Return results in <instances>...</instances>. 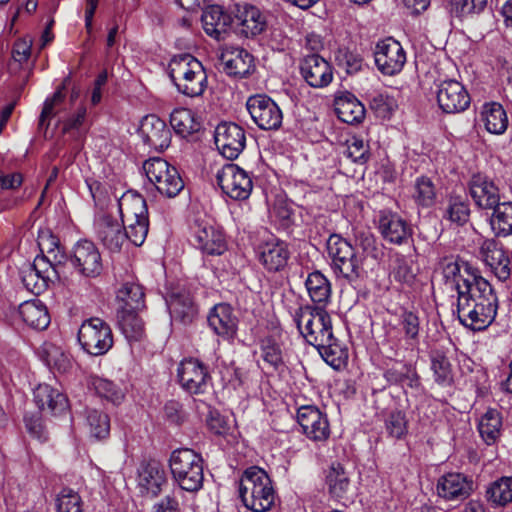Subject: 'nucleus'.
Listing matches in <instances>:
<instances>
[{"mask_svg":"<svg viewBox=\"0 0 512 512\" xmlns=\"http://www.w3.org/2000/svg\"><path fill=\"white\" fill-rule=\"evenodd\" d=\"M21 278L25 288L35 295L41 294L49 287L45 280L39 278L32 269L27 267L22 269Z\"/></svg>","mask_w":512,"mask_h":512,"instance_id":"338daca9","label":"nucleus"},{"mask_svg":"<svg viewBox=\"0 0 512 512\" xmlns=\"http://www.w3.org/2000/svg\"><path fill=\"white\" fill-rule=\"evenodd\" d=\"M490 227L497 237L512 235V202H501L494 207Z\"/></svg>","mask_w":512,"mask_h":512,"instance_id":"79ce46f5","label":"nucleus"},{"mask_svg":"<svg viewBox=\"0 0 512 512\" xmlns=\"http://www.w3.org/2000/svg\"><path fill=\"white\" fill-rule=\"evenodd\" d=\"M356 244L369 257L378 259L382 255V251L377 245L375 236L369 231L357 232Z\"/></svg>","mask_w":512,"mask_h":512,"instance_id":"69168bd1","label":"nucleus"},{"mask_svg":"<svg viewBox=\"0 0 512 512\" xmlns=\"http://www.w3.org/2000/svg\"><path fill=\"white\" fill-rule=\"evenodd\" d=\"M374 57L379 71L388 76L402 71L406 63V52L400 42L392 37L383 39L376 44Z\"/></svg>","mask_w":512,"mask_h":512,"instance_id":"2eb2a0df","label":"nucleus"},{"mask_svg":"<svg viewBox=\"0 0 512 512\" xmlns=\"http://www.w3.org/2000/svg\"><path fill=\"white\" fill-rule=\"evenodd\" d=\"M447 272L453 275V282L458 293L457 314L458 319L463 324L465 319L473 311V306L478 303V296H482L480 281H486L483 277L472 271L468 264L461 268L457 264L448 265Z\"/></svg>","mask_w":512,"mask_h":512,"instance_id":"39448f33","label":"nucleus"},{"mask_svg":"<svg viewBox=\"0 0 512 512\" xmlns=\"http://www.w3.org/2000/svg\"><path fill=\"white\" fill-rule=\"evenodd\" d=\"M437 103L445 113H460L470 105V95L464 85L454 79L442 81L436 92Z\"/></svg>","mask_w":512,"mask_h":512,"instance_id":"6ab92c4d","label":"nucleus"},{"mask_svg":"<svg viewBox=\"0 0 512 512\" xmlns=\"http://www.w3.org/2000/svg\"><path fill=\"white\" fill-rule=\"evenodd\" d=\"M70 80L71 79L69 76L66 77L63 81V84L55 91L53 96L45 101L39 118V129H47L49 126L48 120L56 116L64 109V90L66 89V85L70 83Z\"/></svg>","mask_w":512,"mask_h":512,"instance_id":"49530a36","label":"nucleus"},{"mask_svg":"<svg viewBox=\"0 0 512 512\" xmlns=\"http://www.w3.org/2000/svg\"><path fill=\"white\" fill-rule=\"evenodd\" d=\"M177 377L180 386L191 395L204 394L211 381L208 367L195 358L181 361Z\"/></svg>","mask_w":512,"mask_h":512,"instance_id":"f8f14e48","label":"nucleus"},{"mask_svg":"<svg viewBox=\"0 0 512 512\" xmlns=\"http://www.w3.org/2000/svg\"><path fill=\"white\" fill-rule=\"evenodd\" d=\"M473 489V480L457 472L441 476L436 485L437 495L446 501H463L471 495Z\"/></svg>","mask_w":512,"mask_h":512,"instance_id":"393cba45","label":"nucleus"},{"mask_svg":"<svg viewBox=\"0 0 512 512\" xmlns=\"http://www.w3.org/2000/svg\"><path fill=\"white\" fill-rule=\"evenodd\" d=\"M232 14L234 30L245 38H254L267 28L266 14L252 4H235Z\"/></svg>","mask_w":512,"mask_h":512,"instance_id":"ddd939ff","label":"nucleus"},{"mask_svg":"<svg viewBox=\"0 0 512 512\" xmlns=\"http://www.w3.org/2000/svg\"><path fill=\"white\" fill-rule=\"evenodd\" d=\"M203 29L207 35L220 41L230 28H234L233 14L227 13L219 5L208 6L201 17Z\"/></svg>","mask_w":512,"mask_h":512,"instance_id":"c85d7f7f","label":"nucleus"},{"mask_svg":"<svg viewBox=\"0 0 512 512\" xmlns=\"http://www.w3.org/2000/svg\"><path fill=\"white\" fill-rule=\"evenodd\" d=\"M89 386L97 395L113 404H119L124 399L123 391L108 379L92 377Z\"/></svg>","mask_w":512,"mask_h":512,"instance_id":"5fc2aeb1","label":"nucleus"},{"mask_svg":"<svg viewBox=\"0 0 512 512\" xmlns=\"http://www.w3.org/2000/svg\"><path fill=\"white\" fill-rule=\"evenodd\" d=\"M170 125L182 137H187L201 128L192 110L187 108L175 109L170 115Z\"/></svg>","mask_w":512,"mask_h":512,"instance_id":"37998d69","label":"nucleus"},{"mask_svg":"<svg viewBox=\"0 0 512 512\" xmlns=\"http://www.w3.org/2000/svg\"><path fill=\"white\" fill-rule=\"evenodd\" d=\"M169 466L180 489L197 492L202 488L204 472L200 454L188 448L177 449L170 456Z\"/></svg>","mask_w":512,"mask_h":512,"instance_id":"20e7f679","label":"nucleus"},{"mask_svg":"<svg viewBox=\"0 0 512 512\" xmlns=\"http://www.w3.org/2000/svg\"><path fill=\"white\" fill-rule=\"evenodd\" d=\"M137 474V488L143 497L156 498L168 486L166 471L156 460L141 462Z\"/></svg>","mask_w":512,"mask_h":512,"instance_id":"4468645a","label":"nucleus"},{"mask_svg":"<svg viewBox=\"0 0 512 512\" xmlns=\"http://www.w3.org/2000/svg\"><path fill=\"white\" fill-rule=\"evenodd\" d=\"M485 128L491 134H503L508 127L506 111L499 103L485 104L481 113Z\"/></svg>","mask_w":512,"mask_h":512,"instance_id":"a19ab883","label":"nucleus"},{"mask_svg":"<svg viewBox=\"0 0 512 512\" xmlns=\"http://www.w3.org/2000/svg\"><path fill=\"white\" fill-rule=\"evenodd\" d=\"M214 139L219 152L229 160L236 159L246 144L244 129L235 123H220L215 129Z\"/></svg>","mask_w":512,"mask_h":512,"instance_id":"4be33fe9","label":"nucleus"},{"mask_svg":"<svg viewBox=\"0 0 512 512\" xmlns=\"http://www.w3.org/2000/svg\"><path fill=\"white\" fill-rule=\"evenodd\" d=\"M399 326L404 334V342L407 346H414L419 342L420 319L412 311L405 310L400 315Z\"/></svg>","mask_w":512,"mask_h":512,"instance_id":"603ef678","label":"nucleus"},{"mask_svg":"<svg viewBox=\"0 0 512 512\" xmlns=\"http://www.w3.org/2000/svg\"><path fill=\"white\" fill-rule=\"evenodd\" d=\"M19 315L31 328L44 330L50 324L47 307L39 300L26 301L19 305Z\"/></svg>","mask_w":512,"mask_h":512,"instance_id":"58836bf2","label":"nucleus"},{"mask_svg":"<svg viewBox=\"0 0 512 512\" xmlns=\"http://www.w3.org/2000/svg\"><path fill=\"white\" fill-rule=\"evenodd\" d=\"M220 61L223 71L231 77L243 78L254 71V57L247 50L240 47H230L225 49Z\"/></svg>","mask_w":512,"mask_h":512,"instance_id":"cd10ccee","label":"nucleus"},{"mask_svg":"<svg viewBox=\"0 0 512 512\" xmlns=\"http://www.w3.org/2000/svg\"><path fill=\"white\" fill-rule=\"evenodd\" d=\"M334 105L338 118L344 123H360L365 117L364 105L351 93L336 97Z\"/></svg>","mask_w":512,"mask_h":512,"instance_id":"e433bc0d","label":"nucleus"},{"mask_svg":"<svg viewBox=\"0 0 512 512\" xmlns=\"http://www.w3.org/2000/svg\"><path fill=\"white\" fill-rule=\"evenodd\" d=\"M261 351L264 362L273 370L283 365L282 351L275 339L271 337L262 339Z\"/></svg>","mask_w":512,"mask_h":512,"instance_id":"4d7b16f0","label":"nucleus"},{"mask_svg":"<svg viewBox=\"0 0 512 512\" xmlns=\"http://www.w3.org/2000/svg\"><path fill=\"white\" fill-rule=\"evenodd\" d=\"M66 261L67 256L53 254V251L49 249L48 255L42 254L37 256L27 268L32 269L39 278L45 280L50 285L61 279L65 273L64 266Z\"/></svg>","mask_w":512,"mask_h":512,"instance_id":"c756f323","label":"nucleus"},{"mask_svg":"<svg viewBox=\"0 0 512 512\" xmlns=\"http://www.w3.org/2000/svg\"><path fill=\"white\" fill-rule=\"evenodd\" d=\"M386 431L389 436L400 439L407 433V419L400 410L391 411L385 420Z\"/></svg>","mask_w":512,"mask_h":512,"instance_id":"bf43d9fd","label":"nucleus"},{"mask_svg":"<svg viewBox=\"0 0 512 512\" xmlns=\"http://www.w3.org/2000/svg\"><path fill=\"white\" fill-rule=\"evenodd\" d=\"M34 401L40 410H47L52 415L62 414L69 406L66 395L48 384H39L36 387Z\"/></svg>","mask_w":512,"mask_h":512,"instance_id":"72a5a7b5","label":"nucleus"},{"mask_svg":"<svg viewBox=\"0 0 512 512\" xmlns=\"http://www.w3.org/2000/svg\"><path fill=\"white\" fill-rule=\"evenodd\" d=\"M24 423L27 432L40 442H45L48 439V432L43 424L40 412L26 414L24 416Z\"/></svg>","mask_w":512,"mask_h":512,"instance_id":"680f3d73","label":"nucleus"},{"mask_svg":"<svg viewBox=\"0 0 512 512\" xmlns=\"http://www.w3.org/2000/svg\"><path fill=\"white\" fill-rule=\"evenodd\" d=\"M68 260L72 266L85 277H97L101 274L103 269L99 249L89 240L78 241Z\"/></svg>","mask_w":512,"mask_h":512,"instance_id":"a211bd4d","label":"nucleus"},{"mask_svg":"<svg viewBox=\"0 0 512 512\" xmlns=\"http://www.w3.org/2000/svg\"><path fill=\"white\" fill-rule=\"evenodd\" d=\"M294 320L306 342L318 350L328 365L339 370L346 364L348 351L334 335L332 319L326 309L302 306L296 310Z\"/></svg>","mask_w":512,"mask_h":512,"instance_id":"f257e3e1","label":"nucleus"},{"mask_svg":"<svg viewBox=\"0 0 512 512\" xmlns=\"http://www.w3.org/2000/svg\"><path fill=\"white\" fill-rule=\"evenodd\" d=\"M216 180L223 193L233 200H246L252 192L250 175L234 163L223 165L216 174Z\"/></svg>","mask_w":512,"mask_h":512,"instance_id":"1a4fd4ad","label":"nucleus"},{"mask_svg":"<svg viewBox=\"0 0 512 512\" xmlns=\"http://www.w3.org/2000/svg\"><path fill=\"white\" fill-rule=\"evenodd\" d=\"M327 249L332 258L334 272L352 281L360 276L361 262L354 247L343 237L333 234L327 242Z\"/></svg>","mask_w":512,"mask_h":512,"instance_id":"6e6552de","label":"nucleus"},{"mask_svg":"<svg viewBox=\"0 0 512 512\" xmlns=\"http://www.w3.org/2000/svg\"><path fill=\"white\" fill-rule=\"evenodd\" d=\"M301 75L313 88L328 86L333 79V69L328 61L318 54L306 56L300 64Z\"/></svg>","mask_w":512,"mask_h":512,"instance_id":"bb28decb","label":"nucleus"},{"mask_svg":"<svg viewBox=\"0 0 512 512\" xmlns=\"http://www.w3.org/2000/svg\"><path fill=\"white\" fill-rule=\"evenodd\" d=\"M378 228L382 237L392 244L401 245L407 243L412 236L410 224L392 211H380Z\"/></svg>","mask_w":512,"mask_h":512,"instance_id":"a878e982","label":"nucleus"},{"mask_svg":"<svg viewBox=\"0 0 512 512\" xmlns=\"http://www.w3.org/2000/svg\"><path fill=\"white\" fill-rule=\"evenodd\" d=\"M125 232L127 233V241H130L135 246H141L148 234L149 220H138L125 222Z\"/></svg>","mask_w":512,"mask_h":512,"instance_id":"e2e57ef3","label":"nucleus"},{"mask_svg":"<svg viewBox=\"0 0 512 512\" xmlns=\"http://www.w3.org/2000/svg\"><path fill=\"white\" fill-rule=\"evenodd\" d=\"M82 500L77 492L64 488L56 499L57 512H82Z\"/></svg>","mask_w":512,"mask_h":512,"instance_id":"13d9d810","label":"nucleus"},{"mask_svg":"<svg viewBox=\"0 0 512 512\" xmlns=\"http://www.w3.org/2000/svg\"><path fill=\"white\" fill-rule=\"evenodd\" d=\"M502 419L500 413L495 409H489L480 419L478 430L483 440L492 444L500 435Z\"/></svg>","mask_w":512,"mask_h":512,"instance_id":"09e8293b","label":"nucleus"},{"mask_svg":"<svg viewBox=\"0 0 512 512\" xmlns=\"http://www.w3.org/2000/svg\"><path fill=\"white\" fill-rule=\"evenodd\" d=\"M482 296H478V303L473 306L472 313L465 319L463 325L472 330L485 329L495 318L497 312V297L493 293L488 281H480ZM481 290V287L479 288Z\"/></svg>","mask_w":512,"mask_h":512,"instance_id":"f3484780","label":"nucleus"},{"mask_svg":"<svg viewBox=\"0 0 512 512\" xmlns=\"http://www.w3.org/2000/svg\"><path fill=\"white\" fill-rule=\"evenodd\" d=\"M391 275L395 281L408 286H411L415 280V274L411 265L403 257H397L395 259Z\"/></svg>","mask_w":512,"mask_h":512,"instance_id":"0e129e2a","label":"nucleus"},{"mask_svg":"<svg viewBox=\"0 0 512 512\" xmlns=\"http://www.w3.org/2000/svg\"><path fill=\"white\" fill-rule=\"evenodd\" d=\"M470 212V205L467 199L462 196H451L448 199L444 217L462 226L468 222Z\"/></svg>","mask_w":512,"mask_h":512,"instance_id":"3c124183","label":"nucleus"},{"mask_svg":"<svg viewBox=\"0 0 512 512\" xmlns=\"http://www.w3.org/2000/svg\"><path fill=\"white\" fill-rule=\"evenodd\" d=\"M429 357L435 382L443 387L452 386L454 382L452 365L445 351L441 348L433 349Z\"/></svg>","mask_w":512,"mask_h":512,"instance_id":"ea45409f","label":"nucleus"},{"mask_svg":"<svg viewBox=\"0 0 512 512\" xmlns=\"http://www.w3.org/2000/svg\"><path fill=\"white\" fill-rule=\"evenodd\" d=\"M370 108L382 118H388L396 107V102L393 97L387 94L376 93L370 97Z\"/></svg>","mask_w":512,"mask_h":512,"instance_id":"052dcab7","label":"nucleus"},{"mask_svg":"<svg viewBox=\"0 0 512 512\" xmlns=\"http://www.w3.org/2000/svg\"><path fill=\"white\" fill-rule=\"evenodd\" d=\"M413 198L422 207H431L436 200V189L429 177H418L414 184Z\"/></svg>","mask_w":512,"mask_h":512,"instance_id":"6e6d98bb","label":"nucleus"},{"mask_svg":"<svg viewBox=\"0 0 512 512\" xmlns=\"http://www.w3.org/2000/svg\"><path fill=\"white\" fill-rule=\"evenodd\" d=\"M118 208L121 217V221L125 224V222H131L138 220L147 221L148 219V209L146 205L145 199L139 194H124L118 200Z\"/></svg>","mask_w":512,"mask_h":512,"instance_id":"c9c22d12","label":"nucleus"},{"mask_svg":"<svg viewBox=\"0 0 512 512\" xmlns=\"http://www.w3.org/2000/svg\"><path fill=\"white\" fill-rule=\"evenodd\" d=\"M486 497L491 503L504 506L512 501V477H503L495 481L486 491Z\"/></svg>","mask_w":512,"mask_h":512,"instance_id":"864d4df0","label":"nucleus"},{"mask_svg":"<svg viewBox=\"0 0 512 512\" xmlns=\"http://www.w3.org/2000/svg\"><path fill=\"white\" fill-rule=\"evenodd\" d=\"M168 308L174 322L191 324L197 316V307L189 293L180 292L170 296Z\"/></svg>","mask_w":512,"mask_h":512,"instance_id":"f704fd0d","label":"nucleus"},{"mask_svg":"<svg viewBox=\"0 0 512 512\" xmlns=\"http://www.w3.org/2000/svg\"><path fill=\"white\" fill-rule=\"evenodd\" d=\"M469 194L479 209L491 210L500 204V189L488 175L477 172L468 182Z\"/></svg>","mask_w":512,"mask_h":512,"instance_id":"412c9836","label":"nucleus"},{"mask_svg":"<svg viewBox=\"0 0 512 512\" xmlns=\"http://www.w3.org/2000/svg\"><path fill=\"white\" fill-rule=\"evenodd\" d=\"M246 108L253 122L262 130H277L283 120V114L276 102L265 94L248 97Z\"/></svg>","mask_w":512,"mask_h":512,"instance_id":"9d476101","label":"nucleus"},{"mask_svg":"<svg viewBox=\"0 0 512 512\" xmlns=\"http://www.w3.org/2000/svg\"><path fill=\"white\" fill-rule=\"evenodd\" d=\"M190 241L204 255L219 256L227 250L221 230L205 221H195L190 227Z\"/></svg>","mask_w":512,"mask_h":512,"instance_id":"9b49d317","label":"nucleus"},{"mask_svg":"<svg viewBox=\"0 0 512 512\" xmlns=\"http://www.w3.org/2000/svg\"><path fill=\"white\" fill-rule=\"evenodd\" d=\"M305 286L313 302L310 307L326 309L331 298V284L329 280L320 271H314L308 275Z\"/></svg>","mask_w":512,"mask_h":512,"instance_id":"4c0bfd02","label":"nucleus"},{"mask_svg":"<svg viewBox=\"0 0 512 512\" xmlns=\"http://www.w3.org/2000/svg\"><path fill=\"white\" fill-rule=\"evenodd\" d=\"M42 359L51 370L59 373L66 372L71 366L68 355L60 347L52 343L44 344Z\"/></svg>","mask_w":512,"mask_h":512,"instance_id":"8fccbe9b","label":"nucleus"},{"mask_svg":"<svg viewBox=\"0 0 512 512\" xmlns=\"http://www.w3.org/2000/svg\"><path fill=\"white\" fill-rule=\"evenodd\" d=\"M78 342L89 355H105L114 343L111 327L98 317L86 319L78 330Z\"/></svg>","mask_w":512,"mask_h":512,"instance_id":"423d86ee","label":"nucleus"},{"mask_svg":"<svg viewBox=\"0 0 512 512\" xmlns=\"http://www.w3.org/2000/svg\"><path fill=\"white\" fill-rule=\"evenodd\" d=\"M138 133L145 145L156 151H163L170 145V129L165 121L154 114L142 118Z\"/></svg>","mask_w":512,"mask_h":512,"instance_id":"b1692460","label":"nucleus"},{"mask_svg":"<svg viewBox=\"0 0 512 512\" xmlns=\"http://www.w3.org/2000/svg\"><path fill=\"white\" fill-rule=\"evenodd\" d=\"M368 146L365 145L362 139L353 138L347 146L346 155L355 163L363 164L367 161Z\"/></svg>","mask_w":512,"mask_h":512,"instance_id":"774afa93","label":"nucleus"},{"mask_svg":"<svg viewBox=\"0 0 512 512\" xmlns=\"http://www.w3.org/2000/svg\"><path fill=\"white\" fill-rule=\"evenodd\" d=\"M207 320L210 328L223 339L231 340L236 336L238 320L230 305H215Z\"/></svg>","mask_w":512,"mask_h":512,"instance_id":"7c9ffc66","label":"nucleus"},{"mask_svg":"<svg viewBox=\"0 0 512 512\" xmlns=\"http://www.w3.org/2000/svg\"><path fill=\"white\" fill-rule=\"evenodd\" d=\"M143 170L157 191L167 198L177 196L184 188V181L176 167L160 157L146 160Z\"/></svg>","mask_w":512,"mask_h":512,"instance_id":"0eeeda50","label":"nucleus"},{"mask_svg":"<svg viewBox=\"0 0 512 512\" xmlns=\"http://www.w3.org/2000/svg\"><path fill=\"white\" fill-rule=\"evenodd\" d=\"M383 376L389 386L392 385H406L413 389L419 390L421 388L420 376L416 368L404 361H392L387 363L383 372Z\"/></svg>","mask_w":512,"mask_h":512,"instance_id":"2f4dec72","label":"nucleus"},{"mask_svg":"<svg viewBox=\"0 0 512 512\" xmlns=\"http://www.w3.org/2000/svg\"><path fill=\"white\" fill-rule=\"evenodd\" d=\"M325 483L332 500L346 507L354 503L355 490L350 473L341 463H332L327 471Z\"/></svg>","mask_w":512,"mask_h":512,"instance_id":"dca6fc26","label":"nucleus"},{"mask_svg":"<svg viewBox=\"0 0 512 512\" xmlns=\"http://www.w3.org/2000/svg\"><path fill=\"white\" fill-rule=\"evenodd\" d=\"M117 300L122 303L120 309L137 311L145 307V293L143 287L134 282H126L118 290Z\"/></svg>","mask_w":512,"mask_h":512,"instance_id":"a18cd8bd","label":"nucleus"},{"mask_svg":"<svg viewBox=\"0 0 512 512\" xmlns=\"http://www.w3.org/2000/svg\"><path fill=\"white\" fill-rule=\"evenodd\" d=\"M258 254L261 263L271 272L282 270L290 256L287 244L277 239L259 245Z\"/></svg>","mask_w":512,"mask_h":512,"instance_id":"473e14b6","label":"nucleus"},{"mask_svg":"<svg viewBox=\"0 0 512 512\" xmlns=\"http://www.w3.org/2000/svg\"><path fill=\"white\" fill-rule=\"evenodd\" d=\"M118 321L121 331L129 341H140L143 338L145 334L144 322L136 311L127 308L120 309Z\"/></svg>","mask_w":512,"mask_h":512,"instance_id":"c03bdc74","label":"nucleus"},{"mask_svg":"<svg viewBox=\"0 0 512 512\" xmlns=\"http://www.w3.org/2000/svg\"><path fill=\"white\" fill-rule=\"evenodd\" d=\"M297 421L302 432L312 441L324 442L330 436L327 415L314 405L301 406L297 411Z\"/></svg>","mask_w":512,"mask_h":512,"instance_id":"aec40b11","label":"nucleus"},{"mask_svg":"<svg viewBox=\"0 0 512 512\" xmlns=\"http://www.w3.org/2000/svg\"><path fill=\"white\" fill-rule=\"evenodd\" d=\"M97 239L110 252L118 253L127 242L125 224L108 214H102L95 220Z\"/></svg>","mask_w":512,"mask_h":512,"instance_id":"5701e85b","label":"nucleus"},{"mask_svg":"<svg viewBox=\"0 0 512 512\" xmlns=\"http://www.w3.org/2000/svg\"><path fill=\"white\" fill-rule=\"evenodd\" d=\"M168 73L177 91L185 96H201L207 88L205 68L189 53L173 56L168 65Z\"/></svg>","mask_w":512,"mask_h":512,"instance_id":"f03ea898","label":"nucleus"},{"mask_svg":"<svg viewBox=\"0 0 512 512\" xmlns=\"http://www.w3.org/2000/svg\"><path fill=\"white\" fill-rule=\"evenodd\" d=\"M239 495L244 505L254 512L270 510L275 501V491L270 477L256 466L244 471L240 479Z\"/></svg>","mask_w":512,"mask_h":512,"instance_id":"7ed1b4c3","label":"nucleus"},{"mask_svg":"<svg viewBox=\"0 0 512 512\" xmlns=\"http://www.w3.org/2000/svg\"><path fill=\"white\" fill-rule=\"evenodd\" d=\"M85 419L91 437L101 440L109 435L110 417L107 413L95 408H87Z\"/></svg>","mask_w":512,"mask_h":512,"instance_id":"de8ad7c7","label":"nucleus"}]
</instances>
